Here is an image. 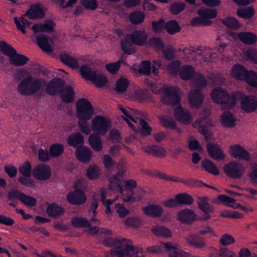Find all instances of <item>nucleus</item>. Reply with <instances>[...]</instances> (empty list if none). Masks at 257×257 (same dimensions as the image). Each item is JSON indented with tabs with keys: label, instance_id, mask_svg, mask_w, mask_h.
<instances>
[{
	"label": "nucleus",
	"instance_id": "f257e3e1",
	"mask_svg": "<svg viewBox=\"0 0 257 257\" xmlns=\"http://www.w3.org/2000/svg\"><path fill=\"white\" fill-rule=\"evenodd\" d=\"M17 73L20 76H27L19 83L17 87L18 92L23 95H42L45 92L55 95L59 93L64 86V82L61 79H54L47 83L45 79L33 77L25 69H21Z\"/></svg>",
	"mask_w": 257,
	"mask_h": 257
},
{
	"label": "nucleus",
	"instance_id": "f03ea898",
	"mask_svg": "<svg viewBox=\"0 0 257 257\" xmlns=\"http://www.w3.org/2000/svg\"><path fill=\"white\" fill-rule=\"evenodd\" d=\"M109 189L114 193H119L123 201L125 202H134L141 199L144 195V191L141 188L137 189V191L141 193V195H135L133 192L134 188L137 187V182L134 180H125L124 186H122L120 180L116 176H113L109 179Z\"/></svg>",
	"mask_w": 257,
	"mask_h": 257
},
{
	"label": "nucleus",
	"instance_id": "7ed1b4c3",
	"mask_svg": "<svg viewBox=\"0 0 257 257\" xmlns=\"http://www.w3.org/2000/svg\"><path fill=\"white\" fill-rule=\"evenodd\" d=\"M94 113V108L88 100L82 98L77 101L76 115L78 119V126L81 131L86 135L91 132L87 121L92 117Z\"/></svg>",
	"mask_w": 257,
	"mask_h": 257
},
{
	"label": "nucleus",
	"instance_id": "20e7f679",
	"mask_svg": "<svg viewBox=\"0 0 257 257\" xmlns=\"http://www.w3.org/2000/svg\"><path fill=\"white\" fill-rule=\"evenodd\" d=\"M120 109L124 114L123 118L130 127L136 132H139L142 136L151 134V128L148 124L142 119L136 118V111L130 108L120 107Z\"/></svg>",
	"mask_w": 257,
	"mask_h": 257
},
{
	"label": "nucleus",
	"instance_id": "39448f33",
	"mask_svg": "<svg viewBox=\"0 0 257 257\" xmlns=\"http://www.w3.org/2000/svg\"><path fill=\"white\" fill-rule=\"evenodd\" d=\"M195 76L193 82L195 90L191 91L189 95V102L192 108H197L202 104L203 96L199 89L205 87L207 84L206 79L202 74L195 73Z\"/></svg>",
	"mask_w": 257,
	"mask_h": 257
},
{
	"label": "nucleus",
	"instance_id": "423d86ee",
	"mask_svg": "<svg viewBox=\"0 0 257 257\" xmlns=\"http://www.w3.org/2000/svg\"><path fill=\"white\" fill-rule=\"evenodd\" d=\"M127 40L123 41L121 43L122 50L125 53L132 54L135 52V49L132 43L143 46L147 41V35L144 30L135 31L132 34L127 35Z\"/></svg>",
	"mask_w": 257,
	"mask_h": 257
},
{
	"label": "nucleus",
	"instance_id": "0eeeda50",
	"mask_svg": "<svg viewBox=\"0 0 257 257\" xmlns=\"http://www.w3.org/2000/svg\"><path fill=\"white\" fill-rule=\"evenodd\" d=\"M211 97L214 103L221 104L223 109L230 108L236 103L235 93L229 95L221 87L214 88L211 92Z\"/></svg>",
	"mask_w": 257,
	"mask_h": 257
},
{
	"label": "nucleus",
	"instance_id": "6e6552de",
	"mask_svg": "<svg viewBox=\"0 0 257 257\" xmlns=\"http://www.w3.org/2000/svg\"><path fill=\"white\" fill-rule=\"evenodd\" d=\"M112 243L114 248L111 253L117 257H128L136 253L133 243L128 239L119 237L114 239Z\"/></svg>",
	"mask_w": 257,
	"mask_h": 257
},
{
	"label": "nucleus",
	"instance_id": "1a4fd4ad",
	"mask_svg": "<svg viewBox=\"0 0 257 257\" xmlns=\"http://www.w3.org/2000/svg\"><path fill=\"white\" fill-rule=\"evenodd\" d=\"M183 53L185 55L184 58L186 61H194L196 58L198 59L200 64L209 62L211 59V49L209 48L199 47L195 51L186 49Z\"/></svg>",
	"mask_w": 257,
	"mask_h": 257
},
{
	"label": "nucleus",
	"instance_id": "9d476101",
	"mask_svg": "<svg viewBox=\"0 0 257 257\" xmlns=\"http://www.w3.org/2000/svg\"><path fill=\"white\" fill-rule=\"evenodd\" d=\"M82 77L92 82L97 88H103L108 83L106 77L99 72L91 70L88 66L83 65L80 69Z\"/></svg>",
	"mask_w": 257,
	"mask_h": 257
},
{
	"label": "nucleus",
	"instance_id": "9b49d317",
	"mask_svg": "<svg viewBox=\"0 0 257 257\" xmlns=\"http://www.w3.org/2000/svg\"><path fill=\"white\" fill-rule=\"evenodd\" d=\"M165 248L168 252L169 257H190L188 253L183 251L178 247L177 244L169 242L161 243L160 245H156L148 247L147 250L152 253H159L162 251V248Z\"/></svg>",
	"mask_w": 257,
	"mask_h": 257
},
{
	"label": "nucleus",
	"instance_id": "f8f14e48",
	"mask_svg": "<svg viewBox=\"0 0 257 257\" xmlns=\"http://www.w3.org/2000/svg\"><path fill=\"white\" fill-rule=\"evenodd\" d=\"M199 17L193 18L191 24L193 26L209 25L211 22L210 19L214 18L217 16L216 10L209 8H201L198 12Z\"/></svg>",
	"mask_w": 257,
	"mask_h": 257
},
{
	"label": "nucleus",
	"instance_id": "ddd939ff",
	"mask_svg": "<svg viewBox=\"0 0 257 257\" xmlns=\"http://www.w3.org/2000/svg\"><path fill=\"white\" fill-rule=\"evenodd\" d=\"M111 127V122L107 117L101 115L95 116L91 121L90 130L97 135L104 136Z\"/></svg>",
	"mask_w": 257,
	"mask_h": 257
},
{
	"label": "nucleus",
	"instance_id": "4468645a",
	"mask_svg": "<svg viewBox=\"0 0 257 257\" xmlns=\"http://www.w3.org/2000/svg\"><path fill=\"white\" fill-rule=\"evenodd\" d=\"M223 169L227 176L236 179L241 178L245 172L244 166L237 161H232L225 164Z\"/></svg>",
	"mask_w": 257,
	"mask_h": 257
},
{
	"label": "nucleus",
	"instance_id": "2eb2a0df",
	"mask_svg": "<svg viewBox=\"0 0 257 257\" xmlns=\"http://www.w3.org/2000/svg\"><path fill=\"white\" fill-rule=\"evenodd\" d=\"M180 93L177 88L165 87L162 90L161 99L165 104L177 105L180 102Z\"/></svg>",
	"mask_w": 257,
	"mask_h": 257
},
{
	"label": "nucleus",
	"instance_id": "dca6fc26",
	"mask_svg": "<svg viewBox=\"0 0 257 257\" xmlns=\"http://www.w3.org/2000/svg\"><path fill=\"white\" fill-rule=\"evenodd\" d=\"M236 98L239 97L240 108L244 112L250 113L257 109V97L253 95H246L240 92L235 93Z\"/></svg>",
	"mask_w": 257,
	"mask_h": 257
},
{
	"label": "nucleus",
	"instance_id": "f3484780",
	"mask_svg": "<svg viewBox=\"0 0 257 257\" xmlns=\"http://www.w3.org/2000/svg\"><path fill=\"white\" fill-rule=\"evenodd\" d=\"M19 171L23 176L19 177V181L23 185L33 187L34 181L30 178L32 173V167L29 162H26L19 167Z\"/></svg>",
	"mask_w": 257,
	"mask_h": 257
},
{
	"label": "nucleus",
	"instance_id": "a211bd4d",
	"mask_svg": "<svg viewBox=\"0 0 257 257\" xmlns=\"http://www.w3.org/2000/svg\"><path fill=\"white\" fill-rule=\"evenodd\" d=\"M217 200L223 205L234 209H240L245 213L252 212L253 210L252 207L247 205L242 206L240 203L236 202L235 199L226 195H218L217 196Z\"/></svg>",
	"mask_w": 257,
	"mask_h": 257
},
{
	"label": "nucleus",
	"instance_id": "6ab92c4d",
	"mask_svg": "<svg viewBox=\"0 0 257 257\" xmlns=\"http://www.w3.org/2000/svg\"><path fill=\"white\" fill-rule=\"evenodd\" d=\"M33 177L39 181H46L49 179L51 176L50 167L45 164L36 166L32 171Z\"/></svg>",
	"mask_w": 257,
	"mask_h": 257
},
{
	"label": "nucleus",
	"instance_id": "aec40b11",
	"mask_svg": "<svg viewBox=\"0 0 257 257\" xmlns=\"http://www.w3.org/2000/svg\"><path fill=\"white\" fill-rule=\"evenodd\" d=\"M228 153L231 157L236 159L248 161L249 153L239 144H234L230 146Z\"/></svg>",
	"mask_w": 257,
	"mask_h": 257
},
{
	"label": "nucleus",
	"instance_id": "412c9836",
	"mask_svg": "<svg viewBox=\"0 0 257 257\" xmlns=\"http://www.w3.org/2000/svg\"><path fill=\"white\" fill-rule=\"evenodd\" d=\"M174 117L179 122L184 124H189L192 120L190 112L181 106H178L174 110Z\"/></svg>",
	"mask_w": 257,
	"mask_h": 257
},
{
	"label": "nucleus",
	"instance_id": "4be33fe9",
	"mask_svg": "<svg viewBox=\"0 0 257 257\" xmlns=\"http://www.w3.org/2000/svg\"><path fill=\"white\" fill-rule=\"evenodd\" d=\"M213 125L211 120L206 117L197 119L193 124V126L198 128L199 132L204 135L207 139L211 137V134L205 127H208L213 126Z\"/></svg>",
	"mask_w": 257,
	"mask_h": 257
},
{
	"label": "nucleus",
	"instance_id": "5701e85b",
	"mask_svg": "<svg viewBox=\"0 0 257 257\" xmlns=\"http://www.w3.org/2000/svg\"><path fill=\"white\" fill-rule=\"evenodd\" d=\"M150 45L154 49L161 50L164 53L165 59L169 60L174 57V52L170 49H165L162 40L158 38H153L149 41Z\"/></svg>",
	"mask_w": 257,
	"mask_h": 257
},
{
	"label": "nucleus",
	"instance_id": "b1692460",
	"mask_svg": "<svg viewBox=\"0 0 257 257\" xmlns=\"http://www.w3.org/2000/svg\"><path fill=\"white\" fill-rule=\"evenodd\" d=\"M236 36L245 45H252L257 42V35L251 32H241L237 33Z\"/></svg>",
	"mask_w": 257,
	"mask_h": 257
},
{
	"label": "nucleus",
	"instance_id": "393cba45",
	"mask_svg": "<svg viewBox=\"0 0 257 257\" xmlns=\"http://www.w3.org/2000/svg\"><path fill=\"white\" fill-rule=\"evenodd\" d=\"M67 200L71 204L79 205L84 203L86 201V198L81 191L76 190L67 195Z\"/></svg>",
	"mask_w": 257,
	"mask_h": 257
},
{
	"label": "nucleus",
	"instance_id": "a878e982",
	"mask_svg": "<svg viewBox=\"0 0 257 257\" xmlns=\"http://www.w3.org/2000/svg\"><path fill=\"white\" fill-rule=\"evenodd\" d=\"M178 219L182 223H188L195 220H199L195 212L191 209H186L178 213Z\"/></svg>",
	"mask_w": 257,
	"mask_h": 257
},
{
	"label": "nucleus",
	"instance_id": "bb28decb",
	"mask_svg": "<svg viewBox=\"0 0 257 257\" xmlns=\"http://www.w3.org/2000/svg\"><path fill=\"white\" fill-rule=\"evenodd\" d=\"M207 149L209 155L212 158L216 160H223L225 158L224 154L217 145L209 144L207 146Z\"/></svg>",
	"mask_w": 257,
	"mask_h": 257
},
{
	"label": "nucleus",
	"instance_id": "cd10ccee",
	"mask_svg": "<svg viewBox=\"0 0 257 257\" xmlns=\"http://www.w3.org/2000/svg\"><path fill=\"white\" fill-rule=\"evenodd\" d=\"M37 42L43 51L51 52L53 50V41L45 35H42L37 38Z\"/></svg>",
	"mask_w": 257,
	"mask_h": 257
},
{
	"label": "nucleus",
	"instance_id": "c85d7f7f",
	"mask_svg": "<svg viewBox=\"0 0 257 257\" xmlns=\"http://www.w3.org/2000/svg\"><path fill=\"white\" fill-rule=\"evenodd\" d=\"M9 59L11 65L18 67L25 65L29 60L28 58L25 56L17 53L16 50Z\"/></svg>",
	"mask_w": 257,
	"mask_h": 257
},
{
	"label": "nucleus",
	"instance_id": "c756f323",
	"mask_svg": "<svg viewBox=\"0 0 257 257\" xmlns=\"http://www.w3.org/2000/svg\"><path fill=\"white\" fill-rule=\"evenodd\" d=\"M221 124L226 127H233L236 125V118L229 111H224L220 116Z\"/></svg>",
	"mask_w": 257,
	"mask_h": 257
},
{
	"label": "nucleus",
	"instance_id": "7c9ffc66",
	"mask_svg": "<svg viewBox=\"0 0 257 257\" xmlns=\"http://www.w3.org/2000/svg\"><path fill=\"white\" fill-rule=\"evenodd\" d=\"M187 243L191 246L197 248L202 249L206 246L205 241L195 234H192L186 238Z\"/></svg>",
	"mask_w": 257,
	"mask_h": 257
},
{
	"label": "nucleus",
	"instance_id": "2f4dec72",
	"mask_svg": "<svg viewBox=\"0 0 257 257\" xmlns=\"http://www.w3.org/2000/svg\"><path fill=\"white\" fill-rule=\"evenodd\" d=\"M26 15L30 19H36L44 17L45 12L39 5H34L27 11Z\"/></svg>",
	"mask_w": 257,
	"mask_h": 257
},
{
	"label": "nucleus",
	"instance_id": "473e14b6",
	"mask_svg": "<svg viewBox=\"0 0 257 257\" xmlns=\"http://www.w3.org/2000/svg\"><path fill=\"white\" fill-rule=\"evenodd\" d=\"M207 198L201 197L199 198L198 206L199 208L204 213L202 216H198L199 220L208 219L210 216L209 213L212 212V210L210 208L208 203L206 202Z\"/></svg>",
	"mask_w": 257,
	"mask_h": 257
},
{
	"label": "nucleus",
	"instance_id": "72a5a7b5",
	"mask_svg": "<svg viewBox=\"0 0 257 257\" xmlns=\"http://www.w3.org/2000/svg\"><path fill=\"white\" fill-rule=\"evenodd\" d=\"M111 191H109V189H108V190H107L106 188H102L100 189V194L101 196V200L102 202V203L106 207V210L105 212L107 214H111L112 211L110 209V205L116 200H105V198L108 197L109 195H111L112 194Z\"/></svg>",
	"mask_w": 257,
	"mask_h": 257
},
{
	"label": "nucleus",
	"instance_id": "f704fd0d",
	"mask_svg": "<svg viewBox=\"0 0 257 257\" xmlns=\"http://www.w3.org/2000/svg\"><path fill=\"white\" fill-rule=\"evenodd\" d=\"M54 26V23L51 20H49L44 24H35L32 29L35 33L50 32L53 31Z\"/></svg>",
	"mask_w": 257,
	"mask_h": 257
},
{
	"label": "nucleus",
	"instance_id": "c9c22d12",
	"mask_svg": "<svg viewBox=\"0 0 257 257\" xmlns=\"http://www.w3.org/2000/svg\"><path fill=\"white\" fill-rule=\"evenodd\" d=\"M142 211L146 215L152 217H158L161 215L163 210L161 206L152 204L143 207Z\"/></svg>",
	"mask_w": 257,
	"mask_h": 257
},
{
	"label": "nucleus",
	"instance_id": "e433bc0d",
	"mask_svg": "<svg viewBox=\"0 0 257 257\" xmlns=\"http://www.w3.org/2000/svg\"><path fill=\"white\" fill-rule=\"evenodd\" d=\"M77 158L81 162L89 161L92 156L90 149L86 147H81L77 149L76 152Z\"/></svg>",
	"mask_w": 257,
	"mask_h": 257
},
{
	"label": "nucleus",
	"instance_id": "4c0bfd02",
	"mask_svg": "<svg viewBox=\"0 0 257 257\" xmlns=\"http://www.w3.org/2000/svg\"><path fill=\"white\" fill-rule=\"evenodd\" d=\"M247 71L241 65H234L230 70V75L233 78L242 80L244 79Z\"/></svg>",
	"mask_w": 257,
	"mask_h": 257
},
{
	"label": "nucleus",
	"instance_id": "58836bf2",
	"mask_svg": "<svg viewBox=\"0 0 257 257\" xmlns=\"http://www.w3.org/2000/svg\"><path fill=\"white\" fill-rule=\"evenodd\" d=\"M59 94L62 101L66 103L71 102L74 100V90L70 86L63 87Z\"/></svg>",
	"mask_w": 257,
	"mask_h": 257
},
{
	"label": "nucleus",
	"instance_id": "ea45409f",
	"mask_svg": "<svg viewBox=\"0 0 257 257\" xmlns=\"http://www.w3.org/2000/svg\"><path fill=\"white\" fill-rule=\"evenodd\" d=\"M61 61L65 65L72 69H77L79 64L76 59L67 53H62L60 55Z\"/></svg>",
	"mask_w": 257,
	"mask_h": 257
},
{
	"label": "nucleus",
	"instance_id": "a19ab883",
	"mask_svg": "<svg viewBox=\"0 0 257 257\" xmlns=\"http://www.w3.org/2000/svg\"><path fill=\"white\" fill-rule=\"evenodd\" d=\"M27 17L25 14L21 17L14 18V22L17 29L24 34L26 33V29L30 25V23L26 19Z\"/></svg>",
	"mask_w": 257,
	"mask_h": 257
},
{
	"label": "nucleus",
	"instance_id": "79ce46f5",
	"mask_svg": "<svg viewBox=\"0 0 257 257\" xmlns=\"http://www.w3.org/2000/svg\"><path fill=\"white\" fill-rule=\"evenodd\" d=\"M255 14L254 10L251 6L244 8H239L236 11V15L245 20L250 19L253 17Z\"/></svg>",
	"mask_w": 257,
	"mask_h": 257
},
{
	"label": "nucleus",
	"instance_id": "37998d69",
	"mask_svg": "<svg viewBox=\"0 0 257 257\" xmlns=\"http://www.w3.org/2000/svg\"><path fill=\"white\" fill-rule=\"evenodd\" d=\"M99 136L96 134H91L88 139L90 146L97 151H100L102 149V142Z\"/></svg>",
	"mask_w": 257,
	"mask_h": 257
},
{
	"label": "nucleus",
	"instance_id": "c03bdc74",
	"mask_svg": "<svg viewBox=\"0 0 257 257\" xmlns=\"http://www.w3.org/2000/svg\"><path fill=\"white\" fill-rule=\"evenodd\" d=\"M179 74L181 79L187 80L195 76V72L193 67L190 66H185L181 68Z\"/></svg>",
	"mask_w": 257,
	"mask_h": 257
},
{
	"label": "nucleus",
	"instance_id": "a18cd8bd",
	"mask_svg": "<svg viewBox=\"0 0 257 257\" xmlns=\"http://www.w3.org/2000/svg\"><path fill=\"white\" fill-rule=\"evenodd\" d=\"M133 68L135 70L138 69V72L140 74L149 75L151 72V63L150 61H144L139 65H134Z\"/></svg>",
	"mask_w": 257,
	"mask_h": 257
},
{
	"label": "nucleus",
	"instance_id": "49530a36",
	"mask_svg": "<svg viewBox=\"0 0 257 257\" xmlns=\"http://www.w3.org/2000/svg\"><path fill=\"white\" fill-rule=\"evenodd\" d=\"M83 137L80 133H77L69 137L68 139V144L73 147H77L83 144Z\"/></svg>",
	"mask_w": 257,
	"mask_h": 257
},
{
	"label": "nucleus",
	"instance_id": "de8ad7c7",
	"mask_svg": "<svg viewBox=\"0 0 257 257\" xmlns=\"http://www.w3.org/2000/svg\"><path fill=\"white\" fill-rule=\"evenodd\" d=\"M202 166L206 171L212 175H218L219 174L218 169L216 166L208 160L203 161L202 162Z\"/></svg>",
	"mask_w": 257,
	"mask_h": 257
},
{
	"label": "nucleus",
	"instance_id": "09e8293b",
	"mask_svg": "<svg viewBox=\"0 0 257 257\" xmlns=\"http://www.w3.org/2000/svg\"><path fill=\"white\" fill-rule=\"evenodd\" d=\"M165 30L170 34H174L181 30L178 23L175 20H170L165 24Z\"/></svg>",
	"mask_w": 257,
	"mask_h": 257
},
{
	"label": "nucleus",
	"instance_id": "8fccbe9b",
	"mask_svg": "<svg viewBox=\"0 0 257 257\" xmlns=\"http://www.w3.org/2000/svg\"><path fill=\"white\" fill-rule=\"evenodd\" d=\"M46 211L50 216L57 217L63 214L64 209L57 205L50 204L48 206Z\"/></svg>",
	"mask_w": 257,
	"mask_h": 257
},
{
	"label": "nucleus",
	"instance_id": "3c124183",
	"mask_svg": "<svg viewBox=\"0 0 257 257\" xmlns=\"http://www.w3.org/2000/svg\"><path fill=\"white\" fill-rule=\"evenodd\" d=\"M178 205H191L193 202V198L187 193H180L176 196Z\"/></svg>",
	"mask_w": 257,
	"mask_h": 257
},
{
	"label": "nucleus",
	"instance_id": "603ef678",
	"mask_svg": "<svg viewBox=\"0 0 257 257\" xmlns=\"http://www.w3.org/2000/svg\"><path fill=\"white\" fill-rule=\"evenodd\" d=\"M221 21L224 25L232 29L236 30L241 27V25L238 20L233 17H227L222 19Z\"/></svg>",
	"mask_w": 257,
	"mask_h": 257
},
{
	"label": "nucleus",
	"instance_id": "864d4df0",
	"mask_svg": "<svg viewBox=\"0 0 257 257\" xmlns=\"http://www.w3.org/2000/svg\"><path fill=\"white\" fill-rule=\"evenodd\" d=\"M152 231L155 235L165 237H169L172 235L170 231L162 226H155L152 228Z\"/></svg>",
	"mask_w": 257,
	"mask_h": 257
},
{
	"label": "nucleus",
	"instance_id": "5fc2aeb1",
	"mask_svg": "<svg viewBox=\"0 0 257 257\" xmlns=\"http://www.w3.org/2000/svg\"><path fill=\"white\" fill-rule=\"evenodd\" d=\"M243 80H245L249 85L257 87V72L247 71Z\"/></svg>",
	"mask_w": 257,
	"mask_h": 257
},
{
	"label": "nucleus",
	"instance_id": "6e6d98bb",
	"mask_svg": "<svg viewBox=\"0 0 257 257\" xmlns=\"http://www.w3.org/2000/svg\"><path fill=\"white\" fill-rule=\"evenodd\" d=\"M129 84L128 80L124 77H121L116 81L115 90L118 93L125 91Z\"/></svg>",
	"mask_w": 257,
	"mask_h": 257
},
{
	"label": "nucleus",
	"instance_id": "4d7b16f0",
	"mask_svg": "<svg viewBox=\"0 0 257 257\" xmlns=\"http://www.w3.org/2000/svg\"><path fill=\"white\" fill-rule=\"evenodd\" d=\"M159 118L162 124L167 128H175L176 127V123L175 121L171 117H168L164 115H161Z\"/></svg>",
	"mask_w": 257,
	"mask_h": 257
},
{
	"label": "nucleus",
	"instance_id": "13d9d810",
	"mask_svg": "<svg viewBox=\"0 0 257 257\" xmlns=\"http://www.w3.org/2000/svg\"><path fill=\"white\" fill-rule=\"evenodd\" d=\"M14 49L12 46L4 41L0 42V52L9 58L14 52Z\"/></svg>",
	"mask_w": 257,
	"mask_h": 257
},
{
	"label": "nucleus",
	"instance_id": "bf43d9fd",
	"mask_svg": "<svg viewBox=\"0 0 257 257\" xmlns=\"http://www.w3.org/2000/svg\"><path fill=\"white\" fill-rule=\"evenodd\" d=\"M63 152L64 148L61 144H53L50 148V154L52 157H58L62 154Z\"/></svg>",
	"mask_w": 257,
	"mask_h": 257
},
{
	"label": "nucleus",
	"instance_id": "052dcab7",
	"mask_svg": "<svg viewBox=\"0 0 257 257\" xmlns=\"http://www.w3.org/2000/svg\"><path fill=\"white\" fill-rule=\"evenodd\" d=\"M72 225L79 228H84L89 226V221L82 217H75L71 221Z\"/></svg>",
	"mask_w": 257,
	"mask_h": 257
},
{
	"label": "nucleus",
	"instance_id": "680f3d73",
	"mask_svg": "<svg viewBox=\"0 0 257 257\" xmlns=\"http://www.w3.org/2000/svg\"><path fill=\"white\" fill-rule=\"evenodd\" d=\"M130 21L134 24H140L142 23L145 19L144 13L140 12H136L132 13L130 16Z\"/></svg>",
	"mask_w": 257,
	"mask_h": 257
},
{
	"label": "nucleus",
	"instance_id": "e2e57ef3",
	"mask_svg": "<svg viewBox=\"0 0 257 257\" xmlns=\"http://www.w3.org/2000/svg\"><path fill=\"white\" fill-rule=\"evenodd\" d=\"M219 242L223 246H228L234 243V237L229 234H224L220 238Z\"/></svg>",
	"mask_w": 257,
	"mask_h": 257
},
{
	"label": "nucleus",
	"instance_id": "0e129e2a",
	"mask_svg": "<svg viewBox=\"0 0 257 257\" xmlns=\"http://www.w3.org/2000/svg\"><path fill=\"white\" fill-rule=\"evenodd\" d=\"M114 208L116 212L121 218H124L129 213L128 209L125 207L122 204H116L114 206Z\"/></svg>",
	"mask_w": 257,
	"mask_h": 257
},
{
	"label": "nucleus",
	"instance_id": "69168bd1",
	"mask_svg": "<svg viewBox=\"0 0 257 257\" xmlns=\"http://www.w3.org/2000/svg\"><path fill=\"white\" fill-rule=\"evenodd\" d=\"M124 224L128 227L136 228L140 226L141 220L135 217H129L125 219Z\"/></svg>",
	"mask_w": 257,
	"mask_h": 257
},
{
	"label": "nucleus",
	"instance_id": "338daca9",
	"mask_svg": "<svg viewBox=\"0 0 257 257\" xmlns=\"http://www.w3.org/2000/svg\"><path fill=\"white\" fill-rule=\"evenodd\" d=\"M20 200L26 205L30 207L35 206L36 203L35 198L23 193L20 196Z\"/></svg>",
	"mask_w": 257,
	"mask_h": 257
},
{
	"label": "nucleus",
	"instance_id": "774afa93",
	"mask_svg": "<svg viewBox=\"0 0 257 257\" xmlns=\"http://www.w3.org/2000/svg\"><path fill=\"white\" fill-rule=\"evenodd\" d=\"M99 172V169L98 167L94 166L88 169L86 175L89 179L93 180L98 177Z\"/></svg>",
	"mask_w": 257,
	"mask_h": 257
}]
</instances>
